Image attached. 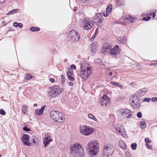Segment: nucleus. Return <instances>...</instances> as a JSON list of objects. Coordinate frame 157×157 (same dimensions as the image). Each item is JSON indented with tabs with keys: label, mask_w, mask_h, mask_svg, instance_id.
<instances>
[{
	"label": "nucleus",
	"mask_w": 157,
	"mask_h": 157,
	"mask_svg": "<svg viewBox=\"0 0 157 157\" xmlns=\"http://www.w3.org/2000/svg\"><path fill=\"white\" fill-rule=\"evenodd\" d=\"M70 149V154L73 157H81L84 153L83 147L78 143L72 144Z\"/></svg>",
	"instance_id": "f257e3e1"
},
{
	"label": "nucleus",
	"mask_w": 157,
	"mask_h": 157,
	"mask_svg": "<svg viewBox=\"0 0 157 157\" xmlns=\"http://www.w3.org/2000/svg\"><path fill=\"white\" fill-rule=\"evenodd\" d=\"M80 68L81 72L79 76L83 80H86L88 78L89 75L91 74L92 72V67H88L86 64L84 66L81 64Z\"/></svg>",
	"instance_id": "f03ea898"
},
{
	"label": "nucleus",
	"mask_w": 157,
	"mask_h": 157,
	"mask_svg": "<svg viewBox=\"0 0 157 157\" xmlns=\"http://www.w3.org/2000/svg\"><path fill=\"white\" fill-rule=\"evenodd\" d=\"M92 156L96 155L99 151V143L96 141H92L89 142L86 147Z\"/></svg>",
	"instance_id": "7ed1b4c3"
},
{
	"label": "nucleus",
	"mask_w": 157,
	"mask_h": 157,
	"mask_svg": "<svg viewBox=\"0 0 157 157\" xmlns=\"http://www.w3.org/2000/svg\"><path fill=\"white\" fill-rule=\"evenodd\" d=\"M50 115L51 118L56 122L59 123L64 122L65 118L64 115L59 111L52 110L51 112Z\"/></svg>",
	"instance_id": "20e7f679"
},
{
	"label": "nucleus",
	"mask_w": 157,
	"mask_h": 157,
	"mask_svg": "<svg viewBox=\"0 0 157 157\" xmlns=\"http://www.w3.org/2000/svg\"><path fill=\"white\" fill-rule=\"evenodd\" d=\"M50 90L48 92V96L50 98H55L61 94L63 90L58 86H55L49 88Z\"/></svg>",
	"instance_id": "39448f33"
},
{
	"label": "nucleus",
	"mask_w": 157,
	"mask_h": 157,
	"mask_svg": "<svg viewBox=\"0 0 157 157\" xmlns=\"http://www.w3.org/2000/svg\"><path fill=\"white\" fill-rule=\"evenodd\" d=\"M80 132L85 136H89L93 132L94 129L90 126L80 125L79 127Z\"/></svg>",
	"instance_id": "423d86ee"
},
{
	"label": "nucleus",
	"mask_w": 157,
	"mask_h": 157,
	"mask_svg": "<svg viewBox=\"0 0 157 157\" xmlns=\"http://www.w3.org/2000/svg\"><path fill=\"white\" fill-rule=\"evenodd\" d=\"M68 38L72 41H78L80 39V36L77 31L73 30L69 32Z\"/></svg>",
	"instance_id": "0eeeda50"
},
{
	"label": "nucleus",
	"mask_w": 157,
	"mask_h": 157,
	"mask_svg": "<svg viewBox=\"0 0 157 157\" xmlns=\"http://www.w3.org/2000/svg\"><path fill=\"white\" fill-rule=\"evenodd\" d=\"M110 99L107 95L104 94L101 98L99 101V103L101 106L103 107H107L109 105Z\"/></svg>",
	"instance_id": "6e6552de"
},
{
	"label": "nucleus",
	"mask_w": 157,
	"mask_h": 157,
	"mask_svg": "<svg viewBox=\"0 0 157 157\" xmlns=\"http://www.w3.org/2000/svg\"><path fill=\"white\" fill-rule=\"evenodd\" d=\"M113 153V147L111 144H107L104 147V154L105 156L109 157Z\"/></svg>",
	"instance_id": "1a4fd4ad"
},
{
	"label": "nucleus",
	"mask_w": 157,
	"mask_h": 157,
	"mask_svg": "<svg viewBox=\"0 0 157 157\" xmlns=\"http://www.w3.org/2000/svg\"><path fill=\"white\" fill-rule=\"evenodd\" d=\"M116 130L123 137L125 138L127 137V134L124 128L122 126H116L115 127Z\"/></svg>",
	"instance_id": "9d476101"
},
{
	"label": "nucleus",
	"mask_w": 157,
	"mask_h": 157,
	"mask_svg": "<svg viewBox=\"0 0 157 157\" xmlns=\"http://www.w3.org/2000/svg\"><path fill=\"white\" fill-rule=\"evenodd\" d=\"M120 52L118 46L116 45L110 49V53L112 56L114 57H117L119 54Z\"/></svg>",
	"instance_id": "9b49d317"
},
{
	"label": "nucleus",
	"mask_w": 157,
	"mask_h": 157,
	"mask_svg": "<svg viewBox=\"0 0 157 157\" xmlns=\"http://www.w3.org/2000/svg\"><path fill=\"white\" fill-rule=\"evenodd\" d=\"M103 19L100 13H98L94 17V20L95 24L100 26L101 25V23L103 21Z\"/></svg>",
	"instance_id": "f8f14e48"
},
{
	"label": "nucleus",
	"mask_w": 157,
	"mask_h": 157,
	"mask_svg": "<svg viewBox=\"0 0 157 157\" xmlns=\"http://www.w3.org/2000/svg\"><path fill=\"white\" fill-rule=\"evenodd\" d=\"M132 112L130 110L127 109H123L122 110L121 114L124 117L130 118L132 117Z\"/></svg>",
	"instance_id": "ddd939ff"
},
{
	"label": "nucleus",
	"mask_w": 157,
	"mask_h": 157,
	"mask_svg": "<svg viewBox=\"0 0 157 157\" xmlns=\"http://www.w3.org/2000/svg\"><path fill=\"white\" fill-rule=\"evenodd\" d=\"M29 136L28 134H24L21 138V140L24 144L26 146H30L32 144L29 141Z\"/></svg>",
	"instance_id": "4468645a"
},
{
	"label": "nucleus",
	"mask_w": 157,
	"mask_h": 157,
	"mask_svg": "<svg viewBox=\"0 0 157 157\" xmlns=\"http://www.w3.org/2000/svg\"><path fill=\"white\" fill-rule=\"evenodd\" d=\"M97 42L94 41L90 45V48L91 52L93 53H95L97 50Z\"/></svg>",
	"instance_id": "2eb2a0df"
},
{
	"label": "nucleus",
	"mask_w": 157,
	"mask_h": 157,
	"mask_svg": "<svg viewBox=\"0 0 157 157\" xmlns=\"http://www.w3.org/2000/svg\"><path fill=\"white\" fill-rule=\"evenodd\" d=\"M117 41L120 44H124L127 42V38L125 36H121L117 39Z\"/></svg>",
	"instance_id": "dca6fc26"
},
{
	"label": "nucleus",
	"mask_w": 157,
	"mask_h": 157,
	"mask_svg": "<svg viewBox=\"0 0 157 157\" xmlns=\"http://www.w3.org/2000/svg\"><path fill=\"white\" fill-rule=\"evenodd\" d=\"M83 27L84 29L88 30L90 29L94 25V21H91L90 22L84 24Z\"/></svg>",
	"instance_id": "f3484780"
},
{
	"label": "nucleus",
	"mask_w": 157,
	"mask_h": 157,
	"mask_svg": "<svg viewBox=\"0 0 157 157\" xmlns=\"http://www.w3.org/2000/svg\"><path fill=\"white\" fill-rule=\"evenodd\" d=\"M52 140L50 139V136H46L43 139L44 144L45 148L47 147V146L52 141Z\"/></svg>",
	"instance_id": "a211bd4d"
},
{
	"label": "nucleus",
	"mask_w": 157,
	"mask_h": 157,
	"mask_svg": "<svg viewBox=\"0 0 157 157\" xmlns=\"http://www.w3.org/2000/svg\"><path fill=\"white\" fill-rule=\"evenodd\" d=\"M125 21L128 23H131L136 21V18H133L131 16H128L125 19Z\"/></svg>",
	"instance_id": "6ab92c4d"
},
{
	"label": "nucleus",
	"mask_w": 157,
	"mask_h": 157,
	"mask_svg": "<svg viewBox=\"0 0 157 157\" xmlns=\"http://www.w3.org/2000/svg\"><path fill=\"white\" fill-rule=\"evenodd\" d=\"M45 107L46 105H44L39 110H36L35 111V113L38 116L42 115L43 113V111H44Z\"/></svg>",
	"instance_id": "aec40b11"
},
{
	"label": "nucleus",
	"mask_w": 157,
	"mask_h": 157,
	"mask_svg": "<svg viewBox=\"0 0 157 157\" xmlns=\"http://www.w3.org/2000/svg\"><path fill=\"white\" fill-rule=\"evenodd\" d=\"M147 90H148L147 88L142 89L138 91L137 94L140 96L143 95L145 94Z\"/></svg>",
	"instance_id": "412c9836"
},
{
	"label": "nucleus",
	"mask_w": 157,
	"mask_h": 157,
	"mask_svg": "<svg viewBox=\"0 0 157 157\" xmlns=\"http://www.w3.org/2000/svg\"><path fill=\"white\" fill-rule=\"evenodd\" d=\"M119 144L120 147L121 148L124 149H126V145L125 143L123 140L120 141Z\"/></svg>",
	"instance_id": "4be33fe9"
},
{
	"label": "nucleus",
	"mask_w": 157,
	"mask_h": 157,
	"mask_svg": "<svg viewBox=\"0 0 157 157\" xmlns=\"http://www.w3.org/2000/svg\"><path fill=\"white\" fill-rule=\"evenodd\" d=\"M80 3L84 6L89 4L88 0H78Z\"/></svg>",
	"instance_id": "5701e85b"
},
{
	"label": "nucleus",
	"mask_w": 157,
	"mask_h": 157,
	"mask_svg": "<svg viewBox=\"0 0 157 157\" xmlns=\"http://www.w3.org/2000/svg\"><path fill=\"white\" fill-rule=\"evenodd\" d=\"M94 63H96L101 65H103V62L99 58H96L94 60Z\"/></svg>",
	"instance_id": "b1692460"
},
{
	"label": "nucleus",
	"mask_w": 157,
	"mask_h": 157,
	"mask_svg": "<svg viewBox=\"0 0 157 157\" xmlns=\"http://www.w3.org/2000/svg\"><path fill=\"white\" fill-rule=\"evenodd\" d=\"M124 2V0H117L116 3V5L117 6H120L122 5Z\"/></svg>",
	"instance_id": "393cba45"
},
{
	"label": "nucleus",
	"mask_w": 157,
	"mask_h": 157,
	"mask_svg": "<svg viewBox=\"0 0 157 157\" xmlns=\"http://www.w3.org/2000/svg\"><path fill=\"white\" fill-rule=\"evenodd\" d=\"M30 30L33 32L38 31L40 30V28L38 27L32 26L30 28Z\"/></svg>",
	"instance_id": "a878e982"
},
{
	"label": "nucleus",
	"mask_w": 157,
	"mask_h": 157,
	"mask_svg": "<svg viewBox=\"0 0 157 157\" xmlns=\"http://www.w3.org/2000/svg\"><path fill=\"white\" fill-rule=\"evenodd\" d=\"M13 25L15 28L19 27L20 28H21L22 27V23H18L16 22L13 23Z\"/></svg>",
	"instance_id": "bb28decb"
},
{
	"label": "nucleus",
	"mask_w": 157,
	"mask_h": 157,
	"mask_svg": "<svg viewBox=\"0 0 157 157\" xmlns=\"http://www.w3.org/2000/svg\"><path fill=\"white\" fill-rule=\"evenodd\" d=\"M139 99H138V100H137V101L135 102V103L134 104L132 105V107L135 108H136L137 107H139L140 106V103L139 102Z\"/></svg>",
	"instance_id": "cd10ccee"
},
{
	"label": "nucleus",
	"mask_w": 157,
	"mask_h": 157,
	"mask_svg": "<svg viewBox=\"0 0 157 157\" xmlns=\"http://www.w3.org/2000/svg\"><path fill=\"white\" fill-rule=\"evenodd\" d=\"M18 9H14L10 11L7 14V15H10L14 13H17L18 12Z\"/></svg>",
	"instance_id": "c85d7f7f"
},
{
	"label": "nucleus",
	"mask_w": 157,
	"mask_h": 157,
	"mask_svg": "<svg viewBox=\"0 0 157 157\" xmlns=\"http://www.w3.org/2000/svg\"><path fill=\"white\" fill-rule=\"evenodd\" d=\"M112 6L111 5H109L108 6L106 9V13L107 14H109L112 11Z\"/></svg>",
	"instance_id": "c756f323"
},
{
	"label": "nucleus",
	"mask_w": 157,
	"mask_h": 157,
	"mask_svg": "<svg viewBox=\"0 0 157 157\" xmlns=\"http://www.w3.org/2000/svg\"><path fill=\"white\" fill-rule=\"evenodd\" d=\"M132 103L134 104L136 101L139 99V98L137 96H134L132 98Z\"/></svg>",
	"instance_id": "7c9ffc66"
},
{
	"label": "nucleus",
	"mask_w": 157,
	"mask_h": 157,
	"mask_svg": "<svg viewBox=\"0 0 157 157\" xmlns=\"http://www.w3.org/2000/svg\"><path fill=\"white\" fill-rule=\"evenodd\" d=\"M88 117L92 120H94L96 121H97L98 120L97 118L92 114H89L88 115Z\"/></svg>",
	"instance_id": "2f4dec72"
},
{
	"label": "nucleus",
	"mask_w": 157,
	"mask_h": 157,
	"mask_svg": "<svg viewBox=\"0 0 157 157\" xmlns=\"http://www.w3.org/2000/svg\"><path fill=\"white\" fill-rule=\"evenodd\" d=\"M110 83L114 86H118L120 88L122 87V86L117 82H111Z\"/></svg>",
	"instance_id": "473e14b6"
},
{
	"label": "nucleus",
	"mask_w": 157,
	"mask_h": 157,
	"mask_svg": "<svg viewBox=\"0 0 157 157\" xmlns=\"http://www.w3.org/2000/svg\"><path fill=\"white\" fill-rule=\"evenodd\" d=\"M33 77V76L30 74H25V78L26 80H28L31 79Z\"/></svg>",
	"instance_id": "72a5a7b5"
},
{
	"label": "nucleus",
	"mask_w": 157,
	"mask_h": 157,
	"mask_svg": "<svg viewBox=\"0 0 157 157\" xmlns=\"http://www.w3.org/2000/svg\"><path fill=\"white\" fill-rule=\"evenodd\" d=\"M27 107L25 105H23L21 108V111L22 113H25L26 112V110L27 109Z\"/></svg>",
	"instance_id": "f704fd0d"
},
{
	"label": "nucleus",
	"mask_w": 157,
	"mask_h": 157,
	"mask_svg": "<svg viewBox=\"0 0 157 157\" xmlns=\"http://www.w3.org/2000/svg\"><path fill=\"white\" fill-rule=\"evenodd\" d=\"M67 76H72L73 75V71L72 69H70L68 71L67 73Z\"/></svg>",
	"instance_id": "c9c22d12"
},
{
	"label": "nucleus",
	"mask_w": 157,
	"mask_h": 157,
	"mask_svg": "<svg viewBox=\"0 0 157 157\" xmlns=\"http://www.w3.org/2000/svg\"><path fill=\"white\" fill-rule=\"evenodd\" d=\"M37 141V139L35 136H33L32 137V143H33V144H35Z\"/></svg>",
	"instance_id": "e433bc0d"
},
{
	"label": "nucleus",
	"mask_w": 157,
	"mask_h": 157,
	"mask_svg": "<svg viewBox=\"0 0 157 157\" xmlns=\"http://www.w3.org/2000/svg\"><path fill=\"white\" fill-rule=\"evenodd\" d=\"M140 127L142 129H144L146 127V124L145 122L142 121L141 123Z\"/></svg>",
	"instance_id": "4c0bfd02"
},
{
	"label": "nucleus",
	"mask_w": 157,
	"mask_h": 157,
	"mask_svg": "<svg viewBox=\"0 0 157 157\" xmlns=\"http://www.w3.org/2000/svg\"><path fill=\"white\" fill-rule=\"evenodd\" d=\"M83 22L84 23V24L86 23H87L90 22L89 18L88 17L85 18L84 19Z\"/></svg>",
	"instance_id": "58836bf2"
},
{
	"label": "nucleus",
	"mask_w": 157,
	"mask_h": 157,
	"mask_svg": "<svg viewBox=\"0 0 157 157\" xmlns=\"http://www.w3.org/2000/svg\"><path fill=\"white\" fill-rule=\"evenodd\" d=\"M137 145L136 143H133L131 144V147L132 149L136 150V149Z\"/></svg>",
	"instance_id": "ea45409f"
},
{
	"label": "nucleus",
	"mask_w": 157,
	"mask_h": 157,
	"mask_svg": "<svg viewBox=\"0 0 157 157\" xmlns=\"http://www.w3.org/2000/svg\"><path fill=\"white\" fill-rule=\"evenodd\" d=\"M145 142H146V144L148 143H150L151 142V140H150L148 138H146L144 140Z\"/></svg>",
	"instance_id": "a19ab883"
},
{
	"label": "nucleus",
	"mask_w": 157,
	"mask_h": 157,
	"mask_svg": "<svg viewBox=\"0 0 157 157\" xmlns=\"http://www.w3.org/2000/svg\"><path fill=\"white\" fill-rule=\"evenodd\" d=\"M150 101H151V98H144L143 99V101L144 102H150Z\"/></svg>",
	"instance_id": "79ce46f5"
},
{
	"label": "nucleus",
	"mask_w": 157,
	"mask_h": 157,
	"mask_svg": "<svg viewBox=\"0 0 157 157\" xmlns=\"http://www.w3.org/2000/svg\"><path fill=\"white\" fill-rule=\"evenodd\" d=\"M151 17H144L143 18V20L147 21H148L149 20H150V19H151Z\"/></svg>",
	"instance_id": "37998d69"
},
{
	"label": "nucleus",
	"mask_w": 157,
	"mask_h": 157,
	"mask_svg": "<svg viewBox=\"0 0 157 157\" xmlns=\"http://www.w3.org/2000/svg\"><path fill=\"white\" fill-rule=\"evenodd\" d=\"M136 115H137V117L138 118H141V117H142V113H141V112H138L137 113Z\"/></svg>",
	"instance_id": "c03bdc74"
},
{
	"label": "nucleus",
	"mask_w": 157,
	"mask_h": 157,
	"mask_svg": "<svg viewBox=\"0 0 157 157\" xmlns=\"http://www.w3.org/2000/svg\"><path fill=\"white\" fill-rule=\"evenodd\" d=\"M72 76H69H69H67V78H68V79L69 80H70V81H73L74 80V78Z\"/></svg>",
	"instance_id": "a18cd8bd"
},
{
	"label": "nucleus",
	"mask_w": 157,
	"mask_h": 157,
	"mask_svg": "<svg viewBox=\"0 0 157 157\" xmlns=\"http://www.w3.org/2000/svg\"><path fill=\"white\" fill-rule=\"evenodd\" d=\"M23 130L25 131H30V129L26 126L24 127L23 128Z\"/></svg>",
	"instance_id": "49530a36"
},
{
	"label": "nucleus",
	"mask_w": 157,
	"mask_h": 157,
	"mask_svg": "<svg viewBox=\"0 0 157 157\" xmlns=\"http://www.w3.org/2000/svg\"><path fill=\"white\" fill-rule=\"evenodd\" d=\"M151 101L152 102H155L157 101V97H153L151 98Z\"/></svg>",
	"instance_id": "de8ad7c7"
},
{
	"label": "nucleus",
	"mask_w": 157,
	"mask_h": 157,
	"mask_svg": "<svg viewBox=\"0 0 157 157\" xmlns=\"http://www.w3.org/2000/svg\"><path fill=\"white\" fill-rule=\"evenodd\" d=\"M0 114L2 115H4L5 114V112L4 110L2 109H0Z\"/></svg>",
	"instance_id": "09e8293b"
},
{
	"label": "nucleus",
	"mask_w": 157,
	"mask_h": 157,
	"mask_svg": "<svg viewBox=\"0 0 157 157\" xmlns=\"http://www.w3.org/2000/svg\"><path fill=\"white\" fill-rule=\"evenodd\" d=\"M71 69H73L74 70H75L76 69V66L74 65V64H72L71 65Z\"/></svg>",
	"instance_id": "8fccbe9b"
},
{
	"label": "nucleus",
	"mask_w": 157,
	"mask_h": 157,
	"mask_svg": "<svg viewBox=\"0 0 157 157\" xmlns=\"http://www.w3.org/2000/svg\"><path fill=\"white\" fill-rule=\"evenodd\" d=\"M125 155L126 157H130V154L129 152L126 151L125 153Z\"/></svg>",
	"instance_id": "3c124183"
},
{
	"label": "nucleus",
	"mask_w": 157,
	"mask_h": 157,
	"mask_svg": "<svg viewBox=\"0 0 157 157\" xmlns=\"http://www.w3.org/2000/svg\"><path fill=\"white\" fill-rule=\"evenodd\" d=\"M146 145L147 148L148 149H151V146L147 144H146Z\"/></svg>",
	"instance_id": "603ef678"
},
{
	"label": "nucleus",
	"mask_w": 157,
	"mask_h": 157,
	"mask_svg": "<svg viewBox=\"0 0 157 157\" xmlns=\"http://www.w3.org/2000/svg\"><path fill=\"white\" fill-rule=\"evenodd\" d=\"M98 28H97L96 31H95V33L94 34V35H95V36H96L98 34Z\"/></svg>",
	"instance_id": "864d4df0"
},
{
	"label": "nucleus",
	"mask_w": 157,
	"mask_h": 157,
	"mask_svg": "<svg viewBox=\"0 0 157 157\" xmlns=\"http://www.w3.org/2000/svg\"><path fill=\"white\" fill-rule=\"evenodd\" d=\"M103 48H104L105 50V51H107L109 49V47H105L104 46Z\"/></svg>",
	"instance_id": "5fc2aeb1"
},
{
	"label": "nucleus",
	"mask_w": 157,
	"mask_h": 157,
	"mask_svg": "<svg viewBox=\"0 0 157 157\" xmlns=\"http://www.w3.org/2000/svg\"><path fill=\"white\" fill-rule=\"evenodd\" d=\"M49 80L51 82H54L55 81V80L53 78H50Z\"/></svg>",
	"instance_id": "6e6d98bb"
},
{
	"label": "nucleus",
	"mask_w": 157,
	"mask_h": 157,
	"mask_svg": "<svg viewBox=\"0 0 157 157\" xmlns=\"http://www.w3.org/2000/svg\"><path fill=\"white\" fill-rule=\"evenodd\" d=\"M152 13H151V14H150V16H151V15H152ZM155 16H156V15H155V13H153V15H152V17H153V18H154V17H155Z\"/></svg>",
	"instance_id": "4d7b16f0"
},
{
	"label": "nucleus",
	"mask_w": 157,
	"mask_h": 157,
	"mask_svg": "<svg viewBox=\"0 0 157 157\" xmlns=\"http://www.w3.org/2000/svg\"><path fill=\"white\" fill-rule=\"evenodd\" d=\"M68 84L69 86H72L73 85V83L71 82H69L68 83Z\"/></svg>",
	"instance_id": "13d9d810"
},
{
	"label": "nucleus",
	"mask_w": 157,
	"mask_h": 157,
	"mask_svg": "<svg viewBox=\"0 0 157 157\" xmlns=\"http://www.w3.org/2000/svg\"><path fill=\"white\" fill-rule=\"evenodd\" d=\"M61 79H62L64 80V79H65V77H64V76H63V75H61Z\"/></svg>",
	"instance_id": "bf43d9fd"
},
{
	"label": "nucleus",
	"mask_w": 157,
	"mask_h": 157,
	"mask_svg": "<svg viewBox=\"0 0 157 157\" xmlns=\"http://www.w3.org/2000/svg\"><path fill=\"white\" fill-rule=\"evenodd\" d=\"M157 65V63H151L149 64V65L150 66H152V65Z\"/></svg>",
	"instance_id": "052dcab7"
},
{
	"label": "nucleus",
	"mask_w": 157,
	"mask_h": 157,
	"mask_svg": "<svg viewBox=\"0 0 157 157\" xmlns=\"http://www.w3.org/2000/svg\"><path fill=\"white\" fill-rule=\"evenodd\" d=\"M95 36V35H94L90 39V40H94Z\"/></svg>",
	"instance_id": "680f3d73"
},
{
	"label": "nucleus",
	"mask_w": 157,
	"mask_h": 157,
	"mask_svg": "<svg viewBox=\"0 0 157 157\" xmlns=\"http://www.w3.org/2000/svg\"><path fill=\"white\" fill-rule=\"evenodd\" d=\"M108 14H107L106 13V14L104 13L103 15L104 17H106L108 16Z\"/></svg>",
	"instance_id": "e2e57ef3"
},
{
	"label": "nucleus",
	"mask_w": 157,
	"mask_h": 157,
	"mask_svg": "<svg viewBox=\"0 0 157 157\" xmlns=\"http://www.w3.org/2000/svg\"><path fill=\"white\" fill-rule=\"evenodd\" d=\"M6 0H0V3H2L4 2Z\"/></svg>",
	"instance_id": "0e129e2a"
},
{
	"label": "nucleus",
	"mask_w": 157,
	"mask_h": 157,
	"mask_svg": "<svg viewBox=\"0 0 157 157\" xmlns=\"http://www.w3.org/2000/svg\"><path fill=\"white\" fill-rule=\"evenodd\" d=\"M113 74V73H112V72H110V73H109V75H110V76H111Z\"/></svg>",
	"instance_id": "69168bd1"
},
{
	"label": "nucleus",
	"mask_w": 157,
	"mask_h": 157,
	"mask_svg": "<svg viewBox=\"0 0 157 157\" xmlns=\"http://www.w3.org/2000/svg\"><path fill=\"white\" fill-rule=\"evenodd\" d=\"M37 106V104L36 103H35L33 105V107H35Z\"/></svg>",
	"instance_id": "338daca9"
},
{
	"label": "nucleus",
	"mask_w": 157,
	"mask_h": 157,
	"mask_svg": "<svg viewBox=\"0 0 157 157\" xmlns=\"http://www.w3.org/2000/svg\"><path fill=\"white\" fill-rule=\"evenodd\" d=\"M64 62H66V61H67V59H65L64 60Z\"/></svg>",
	"instance_id": "774afa93"
}]
</instances>
